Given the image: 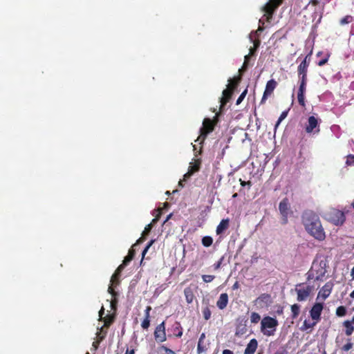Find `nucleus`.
Returning a JSON list of instances; mask_svg holds the SVG:
<instances>
[{"instance_id": "obj_1", "label": "nucleus", "mask_w": 354, "mask_h": 354, "mask_svg": "<svg viewBox=\"0 0 354 354\" xmlns=\"http://www.w3.org/2000/svg\"><path fill=\"white\" fill-rule=\"evenodd\" d=\"M301 222L306 232L318 241L326 238L319 216L312 210H306L301 215Z\"/></svg>"}, {"instance_id": "obj_2", "label": "nucleus", "mask_w": 354, "mask_h": 354, "mask_svg": "<svg viewBox=\"0 0 354 354\" xmlns=\"http://www.w3.org/2000/svg\"><path fill=\"white\" fill-rule=\"evenodd\" d=\"M216 123L217 119L216 117L214 120L209 118H205L203 121V125L200 129V135L195 140V142L201 145L205 140L207 136L214 130Z\"/></svg>"}, {"instance_id": "obj_3", "label": "nucleus", "mask_w": 354, "mask_h": 354, "mask_svg": "<svg viewBox=\"0 0 354 354\" xmlns=\"http://www.w3.org/2000/svg\"><path fill=\"white\" fill-rule=\"evenodd\" d=\"M277 326L278 321L275 318L267 316L261 320V330L266 336H272Z\"/></svg>"}, {"instance_id": "obj_4", "label": "nucleus", "mask_w": 354, "mask_h": 354, "mask_svg": "<svg viewBox=\"0 0 354 354\" xmlns=\"http://www.w3.org/2000/svg\"><path fill=\"white\" fill-rule=\"evenodd\" d=\"M313 290V286L306 285L304 283L297 284L295 286V292L297 295V300L298 301H306Z\"/></svg>"}, {"instance_id": "obj_5", "label": "nucleus", "mask_w": 354, "mask_h": 354, "mask_svg": "<svg viewBox=\"0 0 354 354\" xmlns=\"http://www.w3.org/2000/svg\"><path fill=\"white\" fill-rule=\"evenodd\" d=\"M281 3H279V0H270L264 6V17H266V19L268 22H270L275 10Z\"/></svg>"}, {"instance_id": "obj_6", "label": "nucleus", "mask_w": 354, "mask_h": 354, "mask_svg": "<svg viewBox=\"0 0 354 354\" xmlns=\"http://www.w3.org/2000/svg\"><path fill=\"white\" fill-rule=\"evenodd\" d=\"M320 119L313 115L310 116L305 127V131L307 133H318L320 131Z\"/></svg>"}, {"instance_id": "obj_7", "label": "nucleus", "mask_w": 354, "mask_h": 354, "mask_svg": "<svg viewBox=\"0 0 354 354\" xmlns=\"http://www.w3.org/2000/svg\"><path fill=\"white\" fill-rule=\"evenodd\" d=\"M279 210L281 216V223L286 225L288 221V215L290 213V203L287 198H284L279 205Z\"/></svg>"}, {"instance_id": "obj_8", "label": "nucleus", "mask_w": 354, "mask_h": 354, "mask_svg": "<svg viewBox=\"0 0 354 354\" xmlns=\"http://www.w3.org/2000/svg\"><path fill=\"white\" fill-rule=\"evenodd\" d=\"M346 220V216L342 211L333 209L329 213V221L335 225H342Z\"/></svg>"}, {"instance_id": "obj_9", "label": "nucleus", "mask_w": 354, "mask_h": 354, "mask_svg": "<svg viewBox=\"0 0 354 354\" xmlns=\"http://www.w3.org/2000/svg\"><path fill=\"white\" fill-rule=\"evenodd\" d=\"M154 337L158 342H163L167 340L165 322H162L156 326L154 331Z\"/></svg>"}, {"instance_id": "obj_10", "label": "nucleus", "mask_w": 354, "mask_h": 354, "mask_svg": "<svg viewBox=\"0 0 354 354\" xmlns=\"http://www.w3.org/2000/svg\"><path fill=\"white\" fill-rule=\"evenodd\" d=\"M277 86V82L274 80L272 79V80L268 81L266 86L265 91L263 94V97L261 100V104L265 103L267 98L272 95L274 90L276 88Z\"/></svg>"}, {"instance_id": "obj_11", "label": "nucleus", "mask_w": 354, "mask_h": 354, "mask_svg": "<svg viewBox=\"0 0 354 354\" xmlns=\"http://www.w3.org/2000/svg\"><path fill=\"white\" fill-rule=\"evenodd\" d=\"M324 308L322 303H315L310 310V316L313 320L318 322L321 319V315Z\"/></svg>"}, {"instance_id": "obj_12", "label": "nucleus", "mask_w": 354, "mask_h": 354, "mask_svg": "<svg viewBox=\"0 0 354 354\" xmlns=\"http://www.w3.org/2000/svg\"><path fill=\"white\" fill-rule=\"evenodd\" d=\"M333 283L331 281H328L320 289L317 295V299L321 297L323 300H325L330 295L333 290Z\"/></svg>"}, {"instance_id": "obj_13", "label": "nucleus", "mask_w": 354, "mask_h": 354, "mask_svg": "<svg viewBox=\"0 0 354 354\" xmlns=\"http://www.w3.org/2000/svg\"><path fill=\"white\" fill-rule=\"evenodd\" d=\"M254 303L261 308L268 306L271 303V296L270 294L263 293L256 299Z\"/></svg>"}, {"instance_id": "obj_14", "label": "nucleus", "mask_w": 354, "mask_h": 354, "mask_svg": "<svg viewBox=\"0 0 354 354\" xmlns=\"http://www.w3.org/2000/svg\"><path fill=\"white\" fill-rule=\"evenodd\" d=\"M316 266L313 263L311 269L307 273V280L314 279L315 281H323L324 278V271L322 273H315Z\"/></svg>"}, {"instance_id": "obj_15", "label": "nucleus", "mask_w": 354, "mask_h": 354, "mask_svg": "<svg viewBox=\"0 0 354 354\" xmlns=\"http://www.w3.org/2000/svg\"><path fill=\"white\" fill-rule=\"evenodd\" d=\"M342 326L344 328V334L349 337L354 333V315L351 319H347L342 322Z\"/></svg>"}, {"instance_id": "obj_16", "label": "nucleus", "mask_w": 354, "mask_h": 354, "mask_svg": "<svg viewBox=\"0 0 354 354\" xmlns=\"http://www.w3.org/2000/svg\"><path fill=\"white\" fill-rule=\"evenodd\" d=\"M233 93L234 92L232 91L231 88H226L225 89L223 90L222 93L223 95L220 99L221 109H222V107H223L229 102V100L232 97Z\"/></svg>"}, {"instance_id": "obj_17", "label": "nucleus", "mask_w": 354, "mask_h": 354, "mask_svg": "<svg viewBox=\"0 0 354 354\" xmlns=\"http://www.w3.org/2000/svg\"><path fill=\"white\" fill-rule=\"evenodd\" d=\"M124 266L120 264L117 269L115 270L114 274L112 275L111 279V282L112 285H118L119 283V278L120 277L121 272L124 268Z\"/></svg>"}, {"instance_id": "obj_18", "label": "nucleus", "mask_w": 354, "mask_h": 354, "mask_svg": "<svg viewBox=\"0 0 354 354\" xmlns=\"http://www.w3.org/2000/svg\"><path fill=\"white\" fill-rule=\"evenodd\" d=\"M228 304V295L227 293L221 294L218 301H216V306L220 310H223L226 308Z\"/></svg>"}, {"instance_id": "obj_19", "label": "nucleus", "mask_w": 354, "mask_h": 354, "mask_svg": "<svg viewBox=\"0 0 354 354\" xmlns=\"http://www.w3.org/2000/svg\"><path fill=\"white\" fill-rule=\"evenodd\" d=\"M258 346V342L256 339H252L248 344L245 349L244 354H254Z\"/></svg>"}, {"instance_id": "obj_20", "label": "nucleus", "mask_w": 354, "mask_h": 354, "mask_svg": "<svg viewBox=\"0 0 354 354\" xmlns=\"http://www.w3.org/2000/svg\"><path fill=\"white\" fill-rule=\"evenodd\" d=\"M308 66L305 64L300 63V64L297 67V74L299 79H308L307 73Z\"/></svg>"}, {"instance_id": "obj_21", "label": "nucleus", "mask_w": 354, "mask_h": 354, "mask_svg": "<svg viewBox=\"0 0 354 354\" xmlns=\"http://www.w3.org/2000/svg\"><path fill=\"white\" fill-rule=\"evenodd\" d=\"M201 165V159L193 158L192 162H190V163H189L188 171L192 172V174H194V173H196L200 170Z\"/></svg>"}, {"instance_id": "obj_22", "label": "nucleus", "mask_w": 354, "mask_h": 354, "mask_svg": "<svg viewBox=\"0 0 354 354\" xmlns=\"http://www.w3.org/2000/svg\"><path fill=\"white\" fill-rule=\"evenodd\" d=\"M229 223L230 220L228 218L223 219L220 222V223L216 227V234H222L225 230H226L229 227Z\"/></svg>"}, {"instance_id": "obj_23", "label": "nucleus", "mask_w": 354, "mask_h": 354, "mask_svg": "<svg viewBox=\"0 0 354 354\" xmlns=\"http://www.w3.org/2000/svg\"><path fill=\"white\" fill-rule=\"evenodd\" d=\"M184 295L187 304L192 303L195 299L193 289L190 286L185 288Z\"/></svg>"}, {"instance_id": "obj_24", "label": "nucleus", "mask_w": 354, "mask_h": 354, "mask_svg": "<svg viewBox=\"0 0 354 354\" xmlns=\"http://www.w3.org/2000/svg\"><path fill=\"white\" fill-rule=\"evenodd\" d=\"M241 80V76L234 77V78H230L228 80L229 84L227 86V88H231L232 91H234L236 88H237L240 81Z\"/></svg>"}, {"instance_id": "obj_25", "label": "nucleus", "mask_w": 354, "mask_h": 354, "mask_svg": "<svg viewBox=\"0 0 354 354\" xmlns=\"http://www.w3.org/2000/svg\"><path fill=\"white\" fill-rule=\"evenodd\" d=\"M115 318V313L109 314L105 316L102 319V321L104 322L103 327L109 328L114 322Z\"/></svg>"}, {"instance_id": "obj_26", "label": "nucleus", "mask_w": 354, "mask_h": 354, "mask_svg": "<svg viewBox=\"0 0 354 354\" xmlns=\"http://www.w3.org/2000/svg\"><path fill=\"white\" fill-rule=\"evenodd\" d=\"M134 256L135 251L133 248H131L129 250L128 254L124 257L122 264L126 266L134 258Z\"/></svg>"}, {"instance_id": "obj_27", "label": "nucleus", "mask_w": 354, "mask_h": 354, "mask_svg": "<svg viewBox=\"0 0 354 354\" xmlns=\"http://www.w3.org/2000/svg\"><path fill=\"white\" fill-rule=\"evenodd\" d=\"M174 335L177 337H181L183 335V328L179 322H176L174 327Z\"/></svg>"}, {"instance_id": "obj_28", "label": "nucleus", "mask_w": 354, "mask_h": 354, "mask_svg": "<svg viewBox=\"0 0 354 354\" xmlns=\"http://www.w3.org/2000/svg\"><path fill=\"white\" fill-rule=\"evenodd\" d=\"M292 318L296 319L300 313V306L297 304H295L291 306Z\"/></svg>"}, {"instance_id": "obj_29", "label": "nucleus", "mask_w": 354, "mask_h": 354, "mask_svg": "<svg viewBox=\"0 0 354 354\" xmlns=\"http://www.w3.org/2000/svg\"><path fill=\"white\" fill-rule=\"evenodd\" d=\"M299 86L298 89V92L299 93H304L306 90V84L308 79H299Z\"/></svg>"}, {"instance_id": "obj_30", "label": "nucleus", "mask_w": 354, "mask_h": 354, "mask_svg": "<svg viewBox=\"0 0 354 354\" xmlns=\"http://www.w3.org/2000/svg\"><path fill=\"white\" fill-rule=\"evenodd\" d=\"M315 265L316 266L315 273H322V272L324 271V275L326 274V263H324V261H321L319 264Z\"/></svg>"}, {"instance_id": "obj_31", "label": "nucleus", "mask_w": 354, "mask_h": 354, "mask_svg": "<svg viewBox=\"0 0 354 354\" xmlns=\"http://www.w3.org/2000/svg\"><path fill=\"white\" fill-rule=\"evenodd\" d=\"M317 324L316 321L314 323H310L309 321L304 320L302 326H301V330H307L312 328Z\"/></svg>"}, {"instance_id": "obj_32", "label": "nucleus", "mask_w": 354, "mask_h": 354, "mask_svg": "<svg viewBox=\"0 0 354 354\" xmlns=\"http://www.w3.org/2000/svg\"><path fill=\"white\" fill-rule=\"evenodd\" d=\"M347 310L344 306H340L337 308L335 314L337 317H344L346 315Z\"/></svg>"}, {"instance_id": "obj_33", "label": "nucleus", "mask_w": 354, "mask_h": 354, "mask_svg": "<svg viewBox=\"0 0 354 354\" xmlns=\"http://www.w3.org/2000/svg\"><path fill=\"white\" fill-rule=\"evenodd\" d=\"M213 243V239L211 236H206L202 239V244L205 247H209Z\"/></svg>"}, {"instance_id": "obj_34", "label": "nucleus", "mask_w": 354, "mask_h": 354, "mask_svg": "<svg viewBox=\"0 0 354 354\" xmlns=\"http://www.w3.org/2000/svg\"><path fill=\"white\" fill-rule=\"evenodd\" d=\"M106 330H104V327L102 326L100 328V331L97 333V339H99L100 341H102L106 335Z\"/></svg>"}, {"instance_id": "obj_35", "label": "nucleus", "mask_w": 354, "mask_h": 354, "mask_svg": "<svg viewBox=\"0 0 354 354\" xmlns=\"http://www.w3.org/2000/svg\"><path fill=\"white\" fill-rule=\"evenodd\" d=\"M207 350V348L204 344V342H198V345H197V353L198 354L204 353Z\"/></svg>"}, {"instance_id": "obj_36", "label": "nucleus", "mask_w": 354, "mask_h": 354, "mask_svg": "<svg viewBox=\"0 0 354 354\" xmlns=\"http://www.w3.org/2000/svg\"><path fill=\"white\" fill-rule=\"evenodd\" d=\"M261 319L260 315L255 312L252 313L250 316V321L253 324H257Z\"/></svg>"}, {"instance_id": "obj_37", "label": "nucleus", "mask_w": 354, "mask_h": 354, "mask_svg": "<svg viewBox=\"0 0 354 354\" xmlns=\"http://www.w3.org/2000/svg\"><path fill=\"white\" fill-rule=\"evenodd\" d=\"M211 315L212 313L209 307L207 306L203 309V315L205 320H209L211 317Z\"/></svg>"}, {"instance_id": "obj_38", "label": "nucleus", "mask_w": 354, "mask_h": 354, "mask_svg": "<svg viewBox=\"0 0 354 354\" xmlns=\"http://www.w3.org/2000/svg\"><path fill=\"white\" fill-rule=\"evenodd\" d=\"M353 344L351 342V339L348 338L347 339L346 344H345L342 347V350L343 351H348L353 348Z\"/></svg>"}, {"instance_id": "obj_39", "label": "nucleus", "mask_w": 354, "mask_h": 354, "mask_svg": "<svg viewBox=\"0 0 354 354\" xmlns=\"http://www.w3.org/2000/svg\"><path fill=\"white\" fill-rule=\"evenodd\" d=\"M297 100H298V102L299 104L304 108H305L306 106V103H305V96H304V93H297Z\"/></svg>"}, {"instance_id": "obj_40", "label": "nucleus", "mask_w": 354, "mask_h": 354, "mask_svg": "<svg viewBox=\"0 0 354 354\" xmlns=\"http://www.w3.org/2000/svg\"><path fill=\"white\" fill-rule=\"evenodd\" d=\"M192 175V172L187 171V172L184 174L183 180H180L178 182V185L183 187L184 186L183 182L187 181Z\"/></svg>"}, {"instance_id": "obj_41", "label": "nucleus", "mask_w": 354, "mask_h": 354, "mask_svg": "<svg viewBox=\"0 0 354 354\" xmlns=\"http://www.w3.org/2000/svg\"><path fill=\"white\" fill-rule=\"evenodd\" d=\"M353 20V18L352 16L351 15H346L344 17H343L341 20H340V24L341 25H345V24H348L351 22H352Z\"/></svg>"}, {"instance_id": "obj_42", "label": "nucleus", "mask_w": 354, "mask_h": 354, "mask_svg": "<svg viewBox=\"0 0 354 354\" xmlns=\"http://www.w3.org/2000/svg\"><path fill=\"white\" fill-rule=\"evenodd\" d=\"M313 55V50H311L304 57V60L301 62L302 64H305L307 66L310 65L311 61V56Z\"/></svg>"}, {"instance_id": "obj_43", "label": "nucleus", "mask_w": 354, "mask_h": 354, "mask_svg": "<svg viewBox=\"0 0 354 354\" xmlns=\"http://www.w3.org/2000/svg\"><path fill=\"white\" fill-rule=\"evenodd\" d=\"M329 57H330V54L326 53L325 57L324 58H322V59H320L317 62V65L319 66H322L325 65L328 62Z\"/></svg>"}, {"instance_id": "obj_44", "label": "nucleus", "mask_w": 354, "mask_h": 354, "mask_svg": "<svg viewBox=\"0 0 354 354\" xmlns=\"http://www.w3.org/2000/svg\"><path fill=\"white\" fill-rule=\"evenodd\" d=\"M150 326V319L148 317H145L142 322L141 326L143 329H148Z\"/></svg>"}, {"instance_id": "obj_45", "label": "nucleus", "mask_w": 354, "mask_h": 354, "mask_svg": "<svg viewBox=\"0 0 354 354\" xmlns=\"http://www.w3.org/2000/svg\"><path fill=\"white\" fill-rule=\"evenodd\" d=\"M248 93V89L245 88L243 92L240 95V96L238 97V99L236 100V105H239L241 103V102L243 100V99L245 98L246 94Z\"/></svg>"}, {"instance_id": "obj_46", "label": "nucleus", "mask_w": 354, "mask_h": 354, "mask_svg": "<svg viewBox=\"0 0 354 354\" xmlns=\"http://www.w3.org/2000/svg\"><path fill=\"white\" fill-rule=\"evenodd\" d=\"M288 111H283V112L281 113V115H280V116H279V119H278V120H277V124H276V125H275V126H276V127H277L280 124V122H281L283 120H284V119L287 117V115H288Z\"/></svg>"}, {"instance_id": "obj_47", "label": "nucleus", "mask_w": 354, "mask_h": 354, "mask_svg": "<svg viewBox=\"0 0 354 354\" xmlns=\"http://www.w3.org/2000/svg\"><path fill=\"white\" fill-rule=\"evenodd\" d=\"M203 280L205 283L211 282L214 280L215 277L214 275H209V274H203L202 276Z\"/></svg>"}, {"instance_id": "obj_48", "label": "nucleus", "mask_w": 354, "mask_h": 354, "mask_svg": "<svg viewBox=\"0 0 354 354\" xmlns=\"http://www.w3.org/2000/svg\"><path fill=\"white\" fill-rule=\"evenodd\" d=\"M118 301L117 297H113V299L111 301V304H110L111 310H113L114 311L116 310L117 305H118Z\"/></svg>"}, {"instance_id": "obj_49", "label": "nucleus", "mask_w": 354, "mask_h": 354, "mask_svg": "<svg viewBox=\"0 0 354 354\" xmlns=\"http://www.w3.org/2000/svg\"><path fill=\"white\" fill-rule=\"evenodd\" d=\"M159 350L164 351L165 352V354H176L173 350L167 348V346H165L164 345H162L161 346H160Z\"/></svg>"}, {"instance_id": "obj_50", "label": "nucleus", "mask_w": 354, "mask_h": 354, "mask_svg": "<svg viewBox=\"0 0 354 354\" xmlns=\"http://www.w3.org/2000/svg\"><path fill=\"white\" fill-rule=\"evenodd\" d=\"M239 182L242 187L248 186V189H250L252 185V182L250 180L245 181L240 178Z\"/></svg>"}, {"instance_id": "obj_51", "label": "nucleus", "mask_w": 354, "mask_h": 354, "mask_svg": "<svg viewBox=\"0 0 354 354\" xmlns=\"http://www.w3.org/2000/svg\"><path fill=\"white\" fill-rule=\"evenodd\" d=\"M154 243V240H151L147 245L145 247V248L144 249V250L142 251V259L145 257L147 252L148 251L149 248L152 245V244Z\"/></svg>"}, {"instance_id": "obj_52", "label": "nucleus", "mask_w": 354, "mask_h": 354, "mask_svg": "<svg viewBox=\"0 0 354 354\" xmlns=\"http://www.w3.org/2000/svg\"><path fill=\"white\" fill-rule=\"evenodd\" d=\"M223 260H224V257H222L216 263H215L213 265L214 269V270L219 269L221 266V264H222Z\"/></svg>"}, {"instance_id": "obj_53", "label": "nucleus", "mask_w": 354, "mask_h": 354, "mask_svg": "<svg viewBox=\"0 0 354 354\" xmlns=\"http://www.w3.org/2000/svg\"><path fill=\"white\" fill-rule=\"evenodd\" d=\"M152 227H152V223L148 224L145 227V230L142 232V236H145V235L148 234L150 232V231L151 230Z\"/></svg>"}, {"instance_id": "obj_54", "label": "nucleus", "mask_w": 354, "mask_h": 354, "mask_svg": "<svg viewBox=\"0 0 354 354\" xmlns=\"http://www.w3.org/2000/svg\"><path fill=\"white\" fill-rule=\"evenodd\" d=\"M108 292L111 295L112 297H116L118 295V292L116 291H115V290L113 289L112 286H110L109 287Z\"/></svg>"}, {"instance_id": "obj_55", "label": "nucleus", "mask_w": 354, "mask_h": 354, "mask_svg": "<svg viewBox=\"0 0 354 354\" xmlns=\"http://www.w3.org/2000/svg\"><path fill=\"white\" fill-rule=\"evenodd\" d=\"M273 354H288V351L283 347H280Z\"/></svg>"}, {"instance_id": "obj_56", "label": "nucleus", "mask_w": 354, "mask_h": 354, "mask_svg": "<svg viewBox=\"0 0 354 354\" xmlns=\"http://www.w3.org/2000/svg\"><path fill=\"white\" fill-rule=\"evenodd\" d=\"M248 67V61L244 62L241 68H240L239 71V73L241 74H242L244 71H245L247 70Z\"/></svg>"}, {"instance_id": "obj_57", "label": "nucleus", "mask_w": 354, "mask_h": 354, "mask_svg": "<svg viewBox=\"0 0 354 354\" xmlns=\"http://www.w3.org/2000/svg\"><path fill=\"white\" fill-rule=\"evenodd\" d=\"M151 310V307L148 306H147L145 310V317L150 318V311Z\"/></svg>"}, {"instance_id": "obj_58", "label": "nucleus", "mask_w": 354, "mask_h": 354, "mask_svg": "<svg viewBox=\"0 0 354 354\" xmlns=\"http://www.w3.org/2000/svg\"><path fill=\"white\" fill-rule=\"evenodd\" d=\"M346 163L348 165L354 164V156H347Z\"/></svg>"}, {"instance_id": "obj_59", "label": "nucleus", "mask_w": 354, "mask_h": 354, "mask_svg": "<svg viewBox=\"0 0 354 354\" xmlns=\"http://www.w3.org/2000/svg\"><path fill=\"white\" fill-rule=\"evenodd\" d=\"M158 211H159L158 214L157 216H156V217L154 218H153L151 222V223H152V225L153 224H155L158 221V219H159V217H160V216L161 214V212H160V209H158Z\"/></svg>"}, {"instance_id": "obj_60", "label": "nucleus", "mask_w": 354, "mask_h": 354, "mask_svg": "<svg viewBox=\"0 0 354 354\" xmlns=\"http://www.w3.org/2000/svg\"><path fill=\"white\" fill-rule=\"evenodd\" d=\"M100 342H101V341H100L99 339H97V340H95V342H93L92 346H93V347H94L95 350L97 349Z\"/></svg>"}, {"instance_id": "obj_61", "label": "nucleus", "mask_w": 354, "mask_h": 354, "mask_svg": "<svg viewBox=\"0 0 354 354\" xmlns=\"http://www.w3.org/2000/svg\"><path fill=\"white\" fill-rule=\"evenodd\" d=\"M104 314V308L102 306L100 310L99 311L100 320H102V319L104 317H103Z\"/></svg>"}, {"instance_id": "obj_62", "label": "nucleus", "mask_w": 354, "mask_h": 354, "mask_svg": "<svg viewBox=\"0 0 354 354\" xmlns=\"http://www.w3.org/2000/svg\"><path fill=\"white\" fill-rule=\"evenodd\" d=\"M260 41L259 39H257V40H254V50H257V49L259 48V45H260Z\"/></svg>"}, {"instance_id": "obj_63", "label": "nucleus", "mask_w": 354, "mask_h": 354, "mask_svg": "<svg viewBox=\"0 0 354 354\" xmlns=\"http://www.w3.org/2000/svg\"><path fill=\"white\" fill-rule=\"evenodd\" d=\"M193 147H194V151H195V155H196L197 153H198L199 155L201 154V153H202V151H201L202 147H199L198 151H197L196 144L194 145Z\"/></svg>"}, {"instance_id": "obj_64", "label": "nucleus", "mask_w": 354, "mask_h": 354, "mask_svg": "<svg viewBox=\"0 0 354 354\" xmlns=\"http://www.w3.org/2000/svg\"><path fill=\"white\" fill-rule=\"evenodd\" d=\"M223 354H233V352L229 349H225L223 351Z\"/></svg>"}]
</instances>
